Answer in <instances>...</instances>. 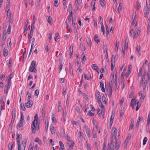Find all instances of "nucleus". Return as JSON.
Instances as JSON below:
<instances>
[{"instance_id": "cd10ccee", "label": "nucleus", "mask_w": 150, "mask_h": 150, "mask_svg": "<svg viewBox=\"0 0 150 150\" xmlns=\"http://www.w3.org/2000/svg\"><path fill=\"white\" fill-rule=\"evenodd\" d=\"M91 6L92 7V10L94 11L95 10L96 7L95 6V3L93 1H92L91 2Z\"/></svg>"}, {"instance_id": "4468645a", "label": "nucleus", "mask_w": 150, "mask_h": 150, "mask_svg": "<svg viewBox=\"0 0 150 150\" xmlns=\"http://www.w3.org/2000/svg\"><path fill=\"white\" fill-rule=\"evenodd\" d=\"M6 31L5 30L3 31V38L2 40H4L6 38Z\"/></svg>"}, {"instance_id": "39448f33", "label": "nucleus", "mask_w": 150, "mask_h": 150, "mask_svg": "<svg viewBox=\"0 0 150 150\" xmlns=\"http://www.w3.org/2000/svg\"><path fill=\"white\" fill-rule=\"evenodd\" d=\"M116 130V128L115 127H112V139H113L114 138V139L115 138V131Z\"/></svg>"}, {"instance_id": "6e6d98bb", "label": "nucleus", "mask_w": 150, "mask_h": 150, "mask_svg": "<svg viewBox=\"0 0 150 150\" xmlns=\"http://www.w3.org/2000/svg\"><path fill=\"white\" fill-rule=\"evenodd\" d=\"M66 113L65 111L64 112V111H63V120H65V118L66 117Z\"/></svg>"}, {"instance_id": "338daca9", "label": "nucleus", "mask_w": 150, "mask_h": 150, "mask_svg": "<svg viewBox=\"0 0 150 150\" xmlns=\"http://www.w3.org/2000/svg\"><path fill=\"white\" fill-rule=\"evenodd\" d=\"M66 87L65 86L64 87L63 89V94L64 95H65L66 93Z\"/></svg>"}, {"instance_id": "0e129e2a", "label": "nucleus", "mask_w": 150, "mask_h": 150, "mask_svg": "<svg viewBox=\"0 0 150 150\" xmlns=\"http://www.w3.org/2000/svg\"><path fill=\"white\" fill-rule=\"evenodd\" d=\"M39 93V91L38 90L36 89L35 92V96H38Z\"/></svg>"}, {"instance_id": "58836bf2", "label": "nucleus", "mask_w": 150, "mask_h": 150, "mask_svg": "<svg viewBox=\"0 0 150 150\" xmlns=\"http://www.w3.org/2000/svg\"><path fill=\"white\" fill-rule=\"evenodd\" d=\"M21 108L22 110L24 111L25 110V107L23 104L21 103L20 104Z\"/></svg>"}, {"instance_id": "ea45409f", "label": "nucleus", "mask_w": 150, "mask_h": 150, "mask_svg": "<svg viewBox=\"0 0 150 150\" xmlns=\"http://www.w3.org/2000/svg\"><path fill=\"white\" fill-rule=\"evenodd\" d=\"M11 85V82H7V83L6 85L5 86V88H9L10 87Z\"/></svg>"}, {"instance_id": "a211bd4d", "label": "nucleus", "mask_w": 150, "mask_h": 150, "mask_svg": "<svg viewBox=\"0 0 150 150\" xmlns=\"http://www.w3.org/2000/svg\"><path fill=\"white\" fill-rule=\"evenodd\" d=\"M129 40L128 39H127V38H126V40H125V44L123 46V50H125L127 48V46H128V42Z\"/></svg>"}, {"instance_id": "6e6552de", "label": "nucleus", "mask_w": 150, "mask_h": 150, "mask_svg": "<svg viewBox=\"0 0 150 150\" xmlns=\"http://www.w3.org/2000/svg\"><path fill=\"white\" fill-rule=\"evenodd\" d=\"M18 127L17 129H18L19 130H22L23 129V123L19 122V123L17 125Z\"/></svg>"}, {"instance_id": "9d476101", "label": "nucleus", "mask_w": 150, "mask_h": 150, "mask_svg": "<svg viewBox=\"0 0 150 150\" xmlns=\"http://www.w3.org/2000/svg\"><path fill=\"white\" fill-rule=\"evenodd\" d=\"M73 47V46H71L70 47L69 50V58H71L72 55Z\"/></svg>"}, {"instance_id": "412c9836", "label": "nucleus", "mask_w": 150, "mask_h": 150, "mask_svg": "<svg viewBox=\"0 0 150 150\" xmlns=\"http://www.w3.org/2000/svg\"><path fill=\"white\" fill-rule=\"evenodd\" d=\"M115 149H116V150H117L120 147V145L119 144H118L117 143V141L116 140V137H115Z\"/></svg>"}, {"instance_id": "a19ab883", "label": "nucleus", "mask_w": 150, "mask_h": 150, "mask_svg": "<svg viewBox=\"0 0 150 150\" xmlns=\"http://www.w3.org/2000/svg\"><path fill=\"white\" fill-rule=\"evenodd\" d=\"M116 49L115 50L117 52L118 51V45H117L119 43V42L118 41H116Z\"/></svg>"}, {"instance_id": "2eb2a0df", "label": "nucleus", "mask_w": 150, "mask_h": 150, "mask_svg": "<svg viewBox=\"0 0 150 150\" xmlns=\"http://www.w3.org/2000/svg\"><path fill=\"white\" fill-rule=\"evenodd\" d=\"M29 71L32 72H33L36 73L37 72V69H35V67H30L29 69Z\"/></svg>"}, {"instance_id": "69168bd1", "label": "nucleus", "mask_w": 150, "mask_h": 150, "mask_svg": "<svg viewBox=\"0 0 150 150\" xmlns=\"http://www.w3.org/2000/svg\"><path fill=\"white\" fill-rule=\"evenodd\" d=\"M83 96L86 100L88 99V95H87L85 93H83Z\"/></svg>"}, {"instance_id": "680f3d73", "label": "nucleus", "mask_w": 150, "mask_h": 150, "mask_svg": "<svg viewBox=\"0 0 150 150\" xmlns=\"http://www.w3.org/2000/svg\"><path fill=\"white\" fill-rule=\"evenodd\" d=\"M113 73H114L115 75V81H117V73L116 71L115 72L114 71Z\"/></svg>"}, {"instance_id": "4d7b16f0", "label": "nucleus", "mask_w": 150, "mask_h": 150, "mask_svg": "<svg viewBox=\"0 0 150 150\" xmlns=\"http://www.w3.org/2000/svg\"><path fill=\"white\" fill-rule=\"evenodd\" d=\"M137 9L138 11H139L141 7V6L140 5V4H138V3H137Z\"/></svg>"}, {"instance_id": "79ce46f5", "label": "nucleus", "mask_w": 150, "mask_h": 150, "mask_svg": "<svg viewBox=\"0 0 150 150\" xmlns=\"http://www.w3.org/2000/svg\"><path fill=\"white\" fill-rule=\"evenodd\" d=\"M36 62L34 61H32V62L30 66L33 67H36Z\"/></svg>"}, {"instance_id": "393cba45", "label": "nucleus", "mask_w": 150, "mask_h": 150, "mask_svg": "<svg viewBox=\"0 0 150 150\" xmlns=\"http://www.w3.org/2000/svg\"><path fill=\"white\" fill-rule=\"evenodd\" d=\"M69 71L71 73L72 75H73V71L72 69V66L71 64L70 63H69Z\"/></svg>"}, {"instance_id": "052dcab7", "label": "nucleus", "mask_w": 150, "mask_h": 150, "mask_svg": "<svg viewBox=\"0 0 150 150\" xmlns=\"http://www.w3.org/2000/svg\"><path fill=\"white\" fill-rule=\"evenodd\" d=\"M57 1L58 0H55L54 2V5L56 7H57L58 6V5L57 4L58 3Z\"/></svg>"}, {"instance_id": "bb28decb", "label": "nucleus", "mask_w": 150, "mask_h": 150, "mask_svg": "<svg viewBox=\"0 0 150 150\" xmlns=\"http://www.w3.org/2000/svg\"><path fill=\"white\" fill-rule=\"evenodd\" d=\"M112 84H111L110 83H109V84H108V89L109 90L108 92H110V91H112Z\"/></svg>"}, {"instance_id": "c756f323", "label": "nucleus", "mask_w": 150, "mask_h": 150, "mask_svg": "<svg viewBox=\"0 0 150 150\" xmlns=\"http://www.w3.org/2000/svg\"><path fill=\"white\" fill-rule=\"evenodd\" d=\"M140 48L139 46H139L137 45V48H136V50L137 52V54L138 55H140L141 54V52H139V51L140 50Z\"/></svg>"}, {"instance_id": "a878e982", "label": "nucleus", "mask_w": 150, "mask_h": 150, "mask_svg": "<svg viewBox=\"0 0 150 150\" xmlns=\"http://www.w3.org/2000/svg\"><path fill=\"white\" fill-rule=\"evenodd\" d=\"M33 32H30V35H29V34H28V40H29V41H30L31 38L32 37Z\"/></svg>"}, {"instance_id": "3c124183", "label": "nucleus", "mask_w": 150, "mask_h": 150, "mask_svg": "<svg viewBox=\"0 0 150 150\" xmlns=\"http://www.w3.org/2000/svg\"><path fill=\"white\" fill-rule=\"evenodd\" d=\"M103 47H104V48H105V49L106 50V54H107V56L108 57V52H107V49H106V44L105 43H104V42H103Z\"/></svg>"}, {"instance_id": "473e14b6", "label": "nucleus", "mask_w": 150, "mask_h": 150, "mask_svg": "<svg viewBox=\"0 0 150 150\" xmlns=\"http://www.w3.org/2000/svg\"><path fill=\"white\" fill-rule=\"evenodd\" d=\"M142 68H140L139 69V72L138 74V77L139 78V77L142 75Z\"/></svg>"}, {"instance_id": "8fccbe9b", "label": "nucleus", "mask_w": 150, "mask_h": 150, "mask_svg": "<svg viewBox=\"0 0 150 150\" xmlns=\"http://www.w3.org/2000/svg\"><path fill=\"white\" fill-rule=\"evenodd\" d=\"M11 26L10 25H8V27L7 29V33L8 34H10L11 31Z\"/></svg>"}, {"instance_id": "7c9ffc66", "label": "nucleus", "mask_w": 150, "mask_h": 150, "mask_svg": "<svg viewBox=\"0 0 150 150\" xmlns=\"http://www.w3.org/2000/svg\"><path fill=\"white\" fill-rule=\"evenodd\" d=\"M141 117H139L138 119L137 120V123H136V127H137V128H138L139 126L140 122L141 120Z\"/></svg>"}, {"instance_id": "5fc2aeb1", "label": "nucleus", "mask_w": 150, "mask_h": 150, "mask_svg": "<svg viewBox=\"0 0 150 150\" xmlns=\"http://www.w3.org/2000/svg\"><path fill=\"white\" fill-rule=\"evenodd\" d=\"M114 145H110L108 150H113Z\"/></svg>"}, {"instance_id": "49530a36", "label": "nucleus", "mask_w": 150, "mask_h": 150, "mask_svg": "<svg viewBox=\"0 0 150 150\" xmlns=\"http://www.w3.org/2000/svg\"><path fill=\"white\" fill-rule=\"evenodd\" d=\"M54 127L53 126L51 125L50 127V130L52 134H53V132H54Z\"/></svg>"}, {"instance_id": "bf43d9fd", "label": "nucleus", "mask_w": 150, "mask_h": 150, "mask_svg": "<svg viewBox=\"0 0 150 150\" xmlns=\"http://www.w3.org/2000/svg\"><path fill=\"white\" fill-rule=\"evenodd\" d=\"M72 6L70 4H69L68 7V10L69 11V12H70V11H72Z\"/></svg>"}, {"instance_id": "2f4dec72", "label": "nucleus", "mask_w": 150, "mask_h": 150, "mask_svg": "<svg viewBox=\"0 0 150 150\" xmlns=\"http://www.w3.org/2000/svg\"><path fill=\"white\" fill-rule=\"evenodd\" d=\"M134 127V121L132 120L130 123L129 129H131V130L133 129Z\"/></svg>"}, {"instance_id": "f8f14e48", "label": "nucleus", "mask_w": 150, "mask_h": 150, "mask_svg": "<svg viewBox=\"0 0 150 150\" xmlns=\"http://www.w3.org/2000/svg\"><path fill=\"white\" fill-rule=\"evenodd\" d=\"M15 142L13 141L10 142L8 144V146L9 149L10 150H12V149L13 146L14 145Z\"/></svg>"}, {"instance_id": "09e8293b", "label": "nucleus", "mask_w": 150, "mask_h": 150, "mask_svg": "<svg viewBox=\"0 0 150 150\" xmlns=\"http://www.w3.org/2000/svg\"><path fill=\"white\" fill-rule=\"evenodd\" d=\"M147 138L146 137H144L143 142V145H144L146 144V142L147 141Z\"/></svg>"}, {"instance_id": "20e7f679", "label": "nucleus", "mask_w": 150, "mask_h": 150, "mask_svg": "<svg viewBox=\"0 0 150 150\" xmlns=\"http://www.w3.org/2000/svg\"><path fill=\"white\" fill-rule=\"evenodd\" d=\"M111 68H114L115 64V60L114 55H112V58L111 60Z\"/></svg>"}, {"instance_id": "c85d7f7f", "label": "nucleus", "mask_w": 150, "mask_h": 150, "mask_svg": "<svg viewBox=\"0 0 150 150\" xmlns=\"http://www.w3.org/2000/svg\"><path fill=\"white\" fill-rule=\"evenodd\" d=\"M8 54V50L6 49H5L4 48L3 50V55L5 57L7 56Z\"/></svg>"}, {"instance_id": "13d9d810", "label": "nucleus", "mask_w": 150, "mask_h": 150, "mask_svg": "<svg viewBox=\"0 0 150 150\" xmlns=\"http://www.w3.org/2000/svg\"><path fill=\"white\" fill-rule=\"evenodd\" d=\"M131 65H130L128 67V69L129 70H128V71L127 73V75H129L130 73H131Z\"/></svg>"}, {"instance_id": "4be33fe9", "label": "nucleus", "mask_w": 150, "mask_h": 150, "mask_svg": "<svg viewBox=\"0 0 150 150\" xmlns=\"http://www.w3.org/2000/svg\"><path fill=\"white\" fill-rule=\"evenodd\" d=\"M149 9H144V16L146 17H147L148 16L149 13Z\"/></svg>"}, {"instance_id": "0eeeda50", "label": "nucleus", "mask_w": 150, "mask_h": 150, "mask_svg": "<svg viewBox=\"0 0 150 150\" xmlns=\"http://www.w3.org/2000/svg\"><path fill=\"white\" fill-rule=\"evenodd\" d=\"M84 128L85 129V131L86 132V133L87 134V135L88 137L89 138L90 137L89 134L90 133V131L88 127L86 126V125L84 126Z\"/></svg>"}, {"instance_id": "b1692460", "label": "nucleus", "mask_w": 150, "mask_h": 150, "mask_svg": "<svg viewBox=\"0 0 150 150\" xmlns=\"http://www.w3.org/2000/svg\"><path fill=\"white\" fill-rule=\"evenodd\" d=\"M7 45L8 47H11V38H8L7 39Z\"/></svg>"}, {"instance_id": "f3484780", "label": "nucleus", "mask_w": 150, "mask_h": 150, "mask_svg": "<svg viewBox=\"0 0 150 150\" xmlns=\"http://www.w3.org/2000/svg\"><path fill=\"white\" fill-rule=\"evenodd\" d=\"M19 122L23 123L25 122L24 119V116L22 112H21V118Z\"/></svg>"}, {"instance_id": "5701e85b", "label": "nucleus", "mask_w": 150, "mask_h": 150, "mask_svg": "<svg viewBox=\"0 0 150 150\" xmlns=\"http://www.w3.org/2000/svg\"><path fill=\"white\" fill-rule=\"evenodd\" d=\"M86 40L87 44L88 45V46L89 47H91V40H90L89 39V38H88L87 37L86 38Z\"/></svg>"}, {"instance_id": "f257e3e1", "label": "nucleus", "mask_w": 150, "mask_h": 150, "mask_svg": "<svg viewBox=\"0 0 150 150\" xmlns=\"http://www.w3.org/2000/svg\"><path fill=\"white\" fill-rule=\"evenodd\" d=\"M38 122V117L37 114H36L34 116V120L32 122L31 127H32V131L33 134L35 133V122Z\"/></svg>"}, {"instance_id": "864d4df0", "label": "nucleus", "mask_w": 150, "mask_h": 150, "mask_svg": "<svg viewBox=\"0 0 150 150\" xmlns=\"http://www.w3.org/2000/svg\"><path fill=\"white\" fill-rule=\"evenodd\" d=\"M59 63H60V65H59V69L60 70V72L62 69V68L63 67V64H62V61H60L59 62Z\"/></svg>"}, {"instance_id": "a18cd8bd", "label": "nucleus", "mask_w": 150, "mask_h": 150, "mask_svg": "<svg viewBox=\"0 0 150 150\" xmlns=\"http://www.w3.org/2000/svg\"><path fill=\"white\" fill-rule=\"evenodd\" d=\"M58 103L59 104V105L58 106V112H60L61 111V109H62V105H61V103L60 102H59V103Z\"/></svg>"}, {"instance_id": "aec40b11", "label": "nucleus", "mask_w": 150, "mask_h": 150, "mask_svg": "<svg viewBox=\"0 0 150 150\" xmlns=\"http://www.w3.org/2000/svg\"><path fill=\"white\" fill-rule=\"evenodd\" d=\"M122 4L121 3H120L119 5L118 8L117 9V11H116L117 13H119V11H120L122 10Z\"/></svg>"}, {"instance_id": "e433bc0d", "label": "nucleus", "mask_w": 150, "mask_h": 150, "mask_svg": "<svg viewBox=\"0 0 150 150\" xmlns=\"http://www.w3.org/2000/svg\"><path fill=\"white\" fill-rule=\"evenodd\" d=\"M124 112V111L123 109L121 110L120 112V118H121V119L122 118V117L123 116Z\"/></svg>"}, {"instance_id": "dca6fc26", "label": "nucleus", "mask_w": 150, "mask_h": 150, "mask_svg": "<svg viewBox=\"0 0 150 150\" xmlns=\"http://www.w3.org/2000/svg\"><path fill=\"white\" fill-rule=\"evenodd\" d=\"M94 39L95 42L98 44L100 42V39L98 38V36L96 34L94 37Z\"/></svg>"}, {"instance_id": "9b49d317", "label": "nucleus", "mask_w": 150, "mask_h": 150, "mask_svg": "<svg viewBox=\"0 0 150 150\" xmlns=\"http://www.w3.org/2000/svg\"><path fill=\"white\" fill-rule=\"evenodd\" d=\"M95 98L96 100L100 99L101 96L100 92L98 91H97L96 93Z\"/></svg>"}, {"instance_id": "423d86ee", "label": "nucleus", "mask_w": 150, "mask_h": 150, "mask_svg": "<svg viewBox=\"0 0 150 150\" xmlns=\"http://www.w3.org/2000/svg\"><path fill=\"white\" fill-rule=\"evenodd\" d=\"M27 140L26 139H24L22 142L21 143V145L22 146V150H25V148L26 146V142Z\"/></svg>"}, {"instance_id": "e2e57ef3", "label": "nucleus", "mask_w": 150, "mask_h": 150, "mask_svg": "<svg viewBox=\"0 0 150 150\" xmlns=\"http://www.w3.org/2000/svg\"><path fill=\"white\" fill-rule=\"evenodd\" d=\"M150 8V6H149V5H148L147 4V1H146V5L145 8L144 9H149Z\"/></svg>"}, {"instance_id": "ddd939ff", "label": "nucleus", "mask_w": 150, "mask_h": 150, "mask_svg": "<svg viewBox=\"0 0 150 150\" xmlns=\"http://www.w3.org/2000/svg\"><path fill=\"white\" fill-rule=\"evenodd\" d=\"M91 67L94 70H96L98 73H99L98 69V67L96 64H92L91 65Z\"/></svg>"}, {"instance_id": "72a5a7b5", "label": "nucleus", "mask_w": 150, "mask_h": 150, "mask_svg": "<svg viewBox=\"0 0 150 150\" xmlns=\"http://www.w3.org/2000/svg\"><path fill=\"white\" fill-rule=\"evenodd\" d=\"M150 124V113L149 114L147 120V125H149Z\"/></svg>"}, {"instance_id": "4c0bfd02", "label": "nucleus", "mask_w": 150, "mask_h": 150, "mask_svg": "<svg viewBox=\"0 0 150 150\" xmlns=\"http://www.w3.org/2000/svg\"><path fill=\"white\" fill-rule=\"evenodd\" d=\"M81 57H82V62L83 63V61H85L86 60V58L85 56V55L84 54V52L83 53V54L81 55Z\"/></svg>"}, {"instance_id": "6ab92c4d", "label": "nucleus", "mask_w": 150, "mask_h": 150, "mask_svg": "<svg viewBox=\"0 0 150 150\" xmlns=\"http://www.w3.org/2000/svg\"><path fill=\"white\" fill-rule=\"evenodd\" d=\"M115 116L114 111L113 113V111H112V114L110 117V122L111 123V122L113 123V119Z\"/></svg>"}, {"instance_id": "c9c22d12", "label": "nucleus", "mask_w": 150, "mask_h": 150, "mask_svg": "<svg viewBox=\"0 0 150 150\" xmlns=\"http://www.w3.org/2000/svg\"><path fill=\"white\" fill-rule=\"evenodd\" d=\"M52 21V17L50 16H49L47 20L48 22L49 23L50 25H51L52 24L51 23Z\"/></svg>"}, {"instance_id": "f704fd0d", "label": "nucleus", "mask_w": 150, "mask_h": 150, "mask_svg": "<svg viewBox=\"0 0 150 150\" xmlns=\"http://www.w3.org/2000/svg\"><path fill=\"white\" fill-rule=\"evenodd\" d=\"M101 31L103 32V35H105V30L104 29V26L103 24H102L101 26Z\"/></svg>"}, {"instance_id": "c03bdc74", "label": "nucleus", "mask_w": 150, "mask_h": 150, "mask_svg": "<svg viewBox=\"0 0 150 150\" xmlns=\"http://www.w3.org/2000/svg\"><path fill=\"white\" fill-rule=\"evenodd\" d=\"M35 124V129L36 128V130H38L39 128V122H36Z\"/></svg>"}, {"instance_id": "1a4fd4ad", "label": "nucleus", "mask_w": 150, "mask_h": 150, "mask_svg": "<svg viewBox=\"0 0 150 150\" xmlns=\"http://www.w3.org/2000/svg\"><path fill=\"white\" fill-rule=\"evenodd\" d=\"M145 75L143 74L142 76L141 80L140 82L139 86L141 87L142 86L143 82L145 79Z\"/></svg>"}, {"instance_id": "f03ea898", "label": "nucleus", "mask_w": 150, "mask_h": 150, "mask_svg": "<svg viewBox=\"0 0 150 150\" xmlns=\"http://www.w3.org/2000/svg\"><path fill=\"white\" fill-rule=\"evenodd\" d=\"M66 139H67V141H69V142H70L71 143V144H70L69 145V146L70 148H72V146L74 145V142L72 140H70V137L68 135H67Z\"/></svg>"}, {"instance_id": "37998d69", "label": "nucleus", "mask_w": 150, "mask_h": 150, "mask_svg": "<svg viewBox=\"0 0 150 150\" xmlns=\"http://www.w3.org/2000/svg\"><path fill=\"white\" fill-rule=\"evenodd\" d=\"M17 143L18 144V150H21V146H20V144L19 139H17Z\"/></svg>"}, {"instance_id": "603ef678", "label": "nucleus", "mask_w": 150, "mask_h": 150, "mask_svg": "<svg viewBox=\"0 0 150 150\" xmlns=\"http://www.w3.org/2000/svg\"><path fill=\"white\" fill-rule=\"evenodd\" d=\"M59 35L58 33H56L55 34V36L54 37V39L55 41H57V39L59 36Z\"/></svg>"}, {"instance_id": "7ed1b4c3", "label": "nucleus", "mask_w": 150, "mask_h": 150, "mask_svg": "<svg viewBox=\"0 0 150 150\" xmlns=\"http://www.w3.org/2000/svg\"><path fill=\"white\" fill-rule=\"evenodd\" d=\"M33 104V101L32 100H29L26 103H25V105L28 108L31 107Z\"/></svg>"}, {"instance_id": "774afa93", "label": "nucleus", "mask_w": 150, "mask_h": 150, "mask_svg": "<svg viewBox=\"0 0 150 150\" xmlns=\"http://www.w3.org/2000/svg\"><path fill=\"white\" fill-rule=\"evenodd\" d=\"M145 97V95L144 93H142L141 94V96L140 97V99L142 100H143L144 99V97Z\"/></svg>"}, {"instance_id": "de8ad7c7", "label": "nucleus", "mask_w": 150, "mask_h": 150, "mask_svg": "<svg viewBox=\"0 0 150 150\" xmlns=\"http://www.w3.org/2000/svg\"><path fill=\"white\" fill-rule=\"evenodd\" d=\"M104 0H100V3L102 7H104V5H105V4L104 3Z\"/></svg>"}]
</instances>
